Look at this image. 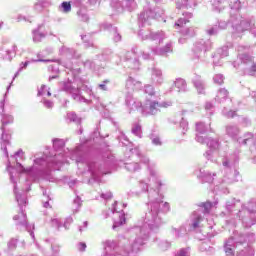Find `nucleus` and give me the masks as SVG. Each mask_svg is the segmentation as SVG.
I'll use <instances>...</instances> for the list:
<instances>
[{"label": "nucleus", "mask_w": 256, "mask_h": 256, "mask_svg": "<svg viewBox=\"0 0 256 256\" xmlns=\"http://www.w3.org/2000/svg\"><path fill=\"white\" fill-rule=\"evenodd\" d=\"M62 8L64 10V13H69L71 11V2H63Z\"/></svg>", "instance_id": "nucleus-1"}, {"label": "nucleus", "mask_w": 256, "mask_h": 256, "mask_svg": "<svg viewBox=\"0 0 256 256\" xmlns=\"http://www.w3.org/2000/svg\"><path fill=\"white\" fill-rule=\"evenodd\" d=\"M202 207H204L205 213H209L213 207V204L211 202H205L202 203Z\"/></svg>", "instance_id": "nucleus-2"}, {"label": "nucleus", "mask_w": 256, "mask_h": 256, "mask_svg": "<svg viewBox=\"0 0 256 256\" xmlns=\"http://www.w3.org/2000/svg\"><path fill=\"white\" fill-rule=\"evenodd\" d=\"M78 249H79V251H85V249H87V244H85V242H80L79 244H78Z\"/></svg>", "instance_id": "nucleus-3"}, {"label": "nucleus", "mask_w": 256, "mask_h": 256, "mask_svg": "<svg viewBox=\"0 0 256 256\" xmlns=\"http://www.w3.org/2000/svg\"><path fill=\"white\" fill-rule=\"evenodd\" d=\"M153 143L154 145H161V140H159V138H154Z\"/></svg>", "instance_id": "nucleus-4"}, {"label": "nucleus", "mask_w": 256, "mask_h": 256, "mask_svg": "<svg viewBox=\"0 0 256 256\" xmlns=\"http://www.w3.org/2000/svg\"><path fill=\"white\" fill-rule=\"evenodd\" d=\"M177 256H187V252L185 250H180Z\"/></svg>", "instance_id": "nucleus-5"}, {"label": "nucleus", "mask_w": 256, "mask_h": 256, "mask_svg": "<svg viewBox=\"0 0 256 256\" xmlns=\"http://www.w3.org/2000/svg\"><path fill=\"white\" fill-rule=\"evenodd\" d=\"M99 87H100V89H102L103 91H106V90H107V88L105 87V84H100Z\"/></svg>", "instance_id": "nucleus-6"}, {"label": "nucleus", "mask_w": 256, "mask_h": 256, "mask_svg": "<svg viewBox=\"0 0 256 256\" xmlns=\"http://www.w3.org/2000/svg\"><path fill=\"white\" fill-rule=\"evenodd\" d=\"M125 224V215H122V220L120 221V225Z\"/></svg>", "instance_id": "nucleus-7"}, {"label": "nucleus", "mask_w": 256, "mask_h": 256, "mask_svg": "<svg viewBox=\"0 0 256 256\" xmlns=\"http://www.w3.org/2000/svg\"><path fill=\"white\" fill-rule=\"evenodd\" d=\"M46 103H47L48 107H52L53 106V104L51 102H46Z\"/></svg>", "instance_id": "nucleus-8"}, {"label": "nucleus", "mask_w": 256, "mask_h": 256, "mask_svg": "<svg viewBox=\"0 0 256 256\" xmlns=\"http://www.w3.org/2000/svg\"><path fill=\"white\" fill-rule=\"evenodd\" d=\"M156 105H159V103L154 102V103L152 104V107H155Z\"/></svg>", "instance_id": "nucleus-9"}, {"label": "nucleus", "mask_w": 256, "mask_h": 256, "mask_svg": "<svg viewBox=\"0 0 256 256\" xmlns=\"http://www.w3.org/2000/svg\"><path fill=\"white\" fill-rule=\"evenodd\" d=\"M48 96L51 97V93L50 92H48Z\"/></svg>", "instance_id": "nucleus-10"}, {"label": "nucleus", "mask_w": 256, "mask_h": 256, "mask_svg": "<svg viewBox=\"0 0 256 256\" xmlns=\"http://www.w3.org/2000/svg\"><path fill=\"white\" fill-rule=\"evenodd\" d=\"M176 25V27H179V24H175Z\"/></svg>", "instance_id": "nucleus-11"}, {"label": "nucleus", "mask_w": 256, "mask_h": 256, "mask_svg": "<svg viewBox=\"0 0 256 256\" xmlns=\"http://www.w3.org/2000/svg\"><path fill=\"white\" fill-rule=\"evenodd\" d=\"M1 27H2V24H0V29H1Z\"/></svg>", "instance_id": "nucleus-12"}]
</instances>
